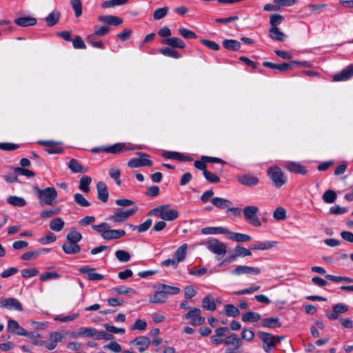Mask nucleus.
I'll return each instance as SVG.
<instances>
[{
	"label": "nucleus",
	"instance_id": "obj_20",
	"mask_svg": "<svg viewBox=\"0 0 353 353\" xmlns=\"http://www.w3.org/2000/svg\"><path fill=\"white\" fill-rule=\"evenodd\" d=\"M7 331L13 334L18 336H23L26 334V330L20 326L19 323L12 319H8L7 325Z\"/></svg>",
	"mask_w": 353,
	"mask_h": 353
},
{
	"label": "nucleus",
	"instance_id": "obj_55",
	"mask_svg": "<svg viewBox=\"0 0 353 353\" xmlns=\"http://www.w3.org/2000/svg\"><path fill=\"white\" fill-rule=\"evenodd\" d=\"M179 33L185 39H191L197 38L196 33L192 30H190L185 28H180L179 29Z\"/></svg>",
	"mask_w": 353,
	"mask_h": 353
},
{
	"label": "nucleus",
	"instance_id": "obj_58",
	"mask_svg": "<svg viewBox=\"0 0 353 353\" xmlns=\"http://www.w3.org/2000/svg\"><path fill=\"white\" fill-rule=\"evenodd\" d=\"M94 37V34L88 36L87 42L94 48L103 49L105 48L103 43L101 41H95Z\"/></svg>",
	"mask_w": 353,
	"mask_h": 353
},
{
	"label": "nucleus",
	"instance_id": "obj_15",
	"mask_svg": "<svg viewBox=\"0 0 353 353\" xmlns=\"http://www.w3.org/2000/svg\"><path fill=\"white\" fill-rule=\"evenodd\" d=\"M231 273L237 276L244 274L258 275L261 273V270L256 267L238 265L232 270Z\"/></svg>",
	"mask_w": 353,
	"mask_h": 353
},
{
	"label": "nucleus",
	"instance_id": "obj_6",
	"mask_svg": "<svg viewBox=\"0 0 353 353\" xmlns=\"http://www.w3.org/2000/svg\"><path fill=\"white\" fill-rule=\"evenodd\" d=\"M138 210L137 205H134L130 209L126 210H117L114 214L108 217L110 221L114 223H122L125 221L129 217L133 216Z\"/></svg>",
	"mask_w": 353,
	"mask_h": 353
},
{
	"label": "nucleus",
	"instance_id": "obj_10",
	"mask_svg": "<svg viewBox=\"0 0 353 353\" xmlns=\"http://www.w3.org/2000/svg\"><path fill=\"white\" fill-rule=\"evenodd\" d=\"M225 341V345H228L225 353H239V349L242 345V341L236 334H232L226 336Z\"/></svg>",
	"mask_w": 353,
	"mask_h": 353
},
{
	"label": "nucleus",
	"instance_id": "obj_54",
	"mask_svg": "<svg viewBox=\"0 0 353 353\" xmlns=\"http://www.w3.org/2000/svg\"><path fill=\"white\" fill-rule=\"evenodd\" d=\"M284 19V17L283 15L279 14H272L270 16V24L271 28L276 27L278 25L281 24Z\"/></svg>",
	"mask_w": 353,
	"mask_h": 353
},
{
	"label": "nucleus",
	"instance_id": "obj_14",
	"mask_svg": "<svg viewBox=\"0 0 353 353\" xmlns=\"http://www.w3.org/2000/svg\"><path fill=\"white\" fill-rule=\"evenodd\" d=\"M141 158H133L128 162V166L130 168H139L142 166H152V161L150 159L143 158V157H148L149 155L147 153H141Z\"/></svg>",
	"mask_w": 353,
	"mask_h": 353
},
{
	"label": "nucleus",
	"instance_id": "obj_52",
	"mask_svg": "<svg viewBox=\"0 0 353 353\" xmlns=\"http://www.w3.org/2000/svg\"><path fill=\"white\" fill-rule=\"evenodd\" d=\"M116 258L121 262H128L130 259V254L125 250H119L115 252Z\"/></svg>",
	"mask_w": 353,
	"mask_h": 353
},
{
	"label": "nucleus",
	"instance_id": "obj_46",
	"mask_svg": "<svg viewBox=\"0 0 353 353\" xmlns=\"http://www.w3.org/2000/svg\"><path fill=\"white\" fill-rule=\"evenodd\" d=\"M7 202L13 206L23 207L26 205V201L23 198L17 196H10L7 199Z\"/></svg>",
	"mask_w": 353,
	"mask_h": 353
},
{
	"label": "nucleus",
	"instance_id": "obj_22",
	"mask_svg": "<svg viewBox=\"0 0 353 353\" xmlns=\"http://www.w3.org/2000/svg\"><path fill=\"white\" fill-rule=\"evenodd\" d=\"M161 43L169 46L173 48L183 49L185 47V42L179 37H170L161 41Z\"/></svg>",
	"mask_w": 353,
	"mask_h": 353
},
{
	"label": "nucleus",
	"instance_id": "obj_33",
	"mask_svg": "<svg viewBox=\"0 0 353 353\" xmlns=\"http://www.w3.org/2000/svg\"><path fill=\"white\" fill-rule=\"evenodd\" d=\"M201 232L203 234H225L230 232V230L223 227H206L201 230Z\"/></svg>",
	"mask_w": 353,
	"mask_h": 353
},
{
	"label": "nucleus",
	"instance_id": "obj_57",
	"mask_svg": "<svg viewBox=\"0 0 353 353\" xmlns=\"http://www.w3.org/2000/svg\"><path fill=\"white\" fill-rule=\"evenodd\" d=\"M161 288H162L167 296L168 294H177L181 291L180 288L178 287L170 286L165 284H161Z\"/></svg>",
	"mask_w": 353,
	"mask_h": 353
},
{
	"label": "nucleus",
	"instance_id": "obj_31",
	"mask_svg": "<svg viewBox=\"0 0 353 353\" xmlns=\"http://www.w3.org/2000/svg\"><path fill=\"white\" fill-rule=\"evenodd\" d=\"M14 23L21 27L32 26L37 23V19L32 17H22L17 18Z\"/></svg>",
	"mask_w": 353,
	"mask_h": 353
},
{
	"label": "nucleus",
	"instance_id": "obj_21",
	"mask_svg": "<svg viewBox=\"0 0 353 353\" xmlns=\"http://www.w3.org/2000/svg\"><path fill=\"white\" fill-rule=\"evenodd\" d=\"M352 77H353V65H350L339 73L336 74L333 77L332 80L334 81H343L348 80Z\"/></svg>",
	"mask_w": 353,
	"mask_h": 353
},
{
	"label": "nucleus",
	"instance_id": "obj_9",
	"mask_svg": "<svg viewBox=\"0 0 353 353\" xmlns=\"http://www.w3.org/2000/svg\"><path fill=\"white\" fill-rule=\"evenodd\" d=\"M205 244L208 250L213 254L223 256L227 253L226 245L216 239L208 240Z\"/></svg>",
	"mask_w": 353,
	"mask_h": 353
},
{
	"label": "nucleus",
	"instance_id": "obj_23",
	"mask_svg": "<svg viewBox=\"0 0 353 353\" xmlns=\"http://www.w3.org/2000/svg\"><path fill=\"white\" fill-rule=\"evenodd\" d=\"M97 190L98 199L103 203L107 202L109 194L105 183L103 181L98 182L97 184Z\"/></svg>",
	"mask_w": 353,
	"mask_h": 353
},
{
	"label": "nucleus",
	"instance_id": "obj_5",
	"mask_svg": "<svg viewBox=\"0 0 353 353\" xmlns=\"http://www.w3.org/2000/svg\"><path fill=\"white\" fill-rule=\"evenodd\" d=\"M141 147L136 146L130 143H117L111 145L102 146L101 150L106 153L118 154L127 151H133L140 149Z\"/></svg>",
	"mask_w": 353,
	"mask_h": 353
},
{
	"label": "nucleus",
	"instance_id": "obj_37",
	"mask_svg": "<svg viewBox=\"0 0 353 353\" xmlns=\"http://www.w3.org/2000/svg\"><path fill=\"white\" fill-rule=\"evenodd\" d=\"M222 44L225 49L231 51L239 50L241 48L240 42L234 39H225Z\"/></svg>",
	"mask_w": 353,
	"mask_h": 353
},
{
	"label": "nucleus",
	"instance_id": "obj_40",
	"mask_svg": "<svg viewBox=\"0 0 353 353\" xmlns=\"http://www.w3.org/2000/svg\"><path fill=\"white\" fill-rule=\"evenodd\" d=\"M241 319L243 322H257L261 319V315L257 312L249 311L243 314Z\"/></svg>",
	"mask_w": 353,
	"mask_h": 353
},
{
	"label": "nucleus",
	"instance_id": "obj_16",
	"mask_svg": "<svg viewBox=\"0 0 353 353\" xmlns=\"http://www.w3.org/2000/svg\"><path fill=\"white\" fill-rule=\"evenodd\" d=\"M229 332L228 327H221L216 328L214 331V334L210 336V341L214 345H218L221 343L225 344V338L223 339L222 336H225Z\"/></svg>",
	"mask_w": 353,
	"mask_h": 353
},
{
	"label": "nucleus",
	"instance_id": "obj_27",
	"mask_svg": "<svg viewBox=\"0 0 353 353\" xmlns=\"http://www.w3.org/2000/svg\"><path fill=\"white\" fill-rule=\"evenodd\" d=\"M263 65L273 70H278L279 72H285L288 70H292V64H290V62L276 64L270 61H264L263 63Z\"/></svg>",
	"mask_w": 353,
	"mask_h": 353
},
{
	"label": "nucleus",
	"instance_id": "obj_60",
	"mask_svg": "<svg viewBox=\"0 0 353 353\" xmlns=\"http://www.w3.org/2000/svg\"><path fill=\"white\" fill-rule=\"evenodd\" d=\"M109 175L115 181L117 185H120L121 183V181L120 179L121 176V172L120 170L115 168H112L109 170Z\"/></svg>",
	"mask_w": 353,
	"mask_h": 353
},
{
	"label": "nucleus",
	"instance_id": "obj_35",
	"mask_svg": "<svg viewBox=\"0 0 353 353\" xmlns=\"http://www.w3.org/2000/svg\"><path fill=\"white\" fill-rule=\"evenodd\" d=\"M269 37L272 39L279 41H283L285 38V34L277 27L270 28L269 30Z\"/></svg>",
	"mask_w": 353,
	"mask_h": 353
},
{
	"label": "nucleus",
	"instance_id": "obj_49",
	"mask_svg": "<svg viewBox=\"0 0 353 353\" xmlns=\"http://www.w3.org/2000/svg\"><path fill=\"white\" fill-rule=\"evenodd\" d=\"M336 193L332 190H326L323 194V200L326 203H332L336 199Z\"/></svg>",
	"mask_w": 353,
	"mask_h": 353
},
{
	"label": "nucleus",
	"instance_id": "obj_34",
	"mask_svg": "<svg viewBox=\"0 0 353 353\" xmlns=\"http://www.w3.org/2000/svg\"><path fill=\"white\" fill-rule=\"evenodd\" d=\"M62 250L67 254H76L80 252L81 247L74 243H66L63 244Z\"/></svg>",
	"mask_w": 353,
	"mask_h": 353
},
{
	"label": "nucleus",
	"instance_id": "obj_25",
	"mask_svg": "<svg viewBox=\"0 0 353 353\" xmlns=\"http://www.w3.org/2000/svg\"><path fill=\"white\" fill-rule=\"evenodd\" d=\"M289 172L305 175L307 173L305 167L296 162H289L285 165Z\"/></svg>",
	"mask_w": 353,
	"mask_h": 353
},
{
	"label": "nucleus",
	"instance_id": "obj_42",
	"mask_svg": "<svg viewBox=\"0 0 353 353\" xmlns=\"http://www.w3.org/2000/svg\"><path fill=\"white\" fill-rule=\"evenodd\" d=\"M67 241L70 243H77L82 239V235L74 228H71L66 236Z\"/></svg>",
	"mask_w": 353,
	"mask_h": 353
},
{
	"label": "nucleus",
	"instance_id": "obj_13",
	"mask_svg": "<svg viewBox=\"0 0 353 353\" xmlns=\"http://www.w3.org/2000/svg\"><path fill=\"white\" fill-rule=\"evenodd\" d=\"M237 181L241 185L247 187L256 186L259 183V179L251 174H243L237 177Z\"/></svg>",
	"mask_w": 353,
	"mask_h": 353
},
{
	"label": "nucleus",
	"instance_id": "obj_41",
	"mask_svg": "<svg viewBox=\"0 0 353 353\" xmlns=\"http://www.w3.org/2000/svg\"><path fill=\"white\" fill-rule=\"evenodd\" d=\"M202 306L204 309L209 311H214L216 308L214 301L210 295H207L203 298Z\"/></svg>",
	"mask_w": 353,
	"mask_h": 353
},
{
	"label": "nucleus",
	"instance_id": "obj_63",
	"mask_svg": "<svg viewBox=\"0 0 353 353\" xmlns=\"http://www.w3.org/2000/svg\"><path fill=\"white\" fill-rule=\"evenodd\" d=\"M111 291L112 293L117 294L118 295H125L130 292H134L133 289L127 288L124 285L114 288L111 290Z\"/></svg>",
	"mask_w": 353,
	"mask_h": 353
},
{
	"label": "nucleus",
	"instance_id": "obj_4",
	"mask_svg": "<svg viewBox=\"0 0 353 353\" xmlns=\"http://www.w3.org/2000/svg\"><path fill=\"white\" fill-rule=\"evenodd\" d=\"M267 174L272 181V185L276 188H281L288 181V177L282 170L276 165L268 168Z\"/></svg>",
	"mask_w": 353,
	"mask_h": 353
},
{
	"label": "nucleus",
	"instance_id": "obj_39",
	"mask_svg": "<svg viewBox=\"0 0 353 353\" xmlns=\"http://www.w3.org/2000/svg\"><path fill=\"white\" fill-rule=\"evenodd\" d=\"M68 168L73 173H85L87 172V170L82 167L74 159H71L70 160L68 163Z\"/></svg>",
	"mask_w": 353,
	"mask_h": 353
},
{
	"label": "nucleus",
	"instance_id": "obj_56",
	"mask_svg": "<svg viewBox=\"0 0 353 353\" xmlns=\"http://www.w3.org/2000/svg\"><path fill=\"white\" fill-rule=\"evenodd\" d=\"M59 277L60 274L56 272H46L40 274L39 279L41 281H46L48 280L57 279Z\"/></svg>",
	"mask_w": 353,
	"mask_h": 353
},
{
	"label": "nucleus",
	"instance_id": "obj_2",
	"mask_svg": "<svg viewBox=\"0 0 353 353\" xmlns=\"http://www.w3.org/2000/svg\"><path fill=\"white\" fill-rule=\"evenodd\" d=\"M149 216H155L164 221H172L179 217V212L174 209H169L168 205H159L151 210L148 214Z\"/></svg>",
	"mask_w": 353,
	"mask_h": 353
},
{
	"label": "nucleus",
	"instance_id": "obj_44",
	"mask_svg": "<svg viewBox=\"0 0 353 353\" xmlns=\"http://www.w3.org/2000/svg\"><path fill=\"white\" fill-rule=\"evenodd\" d=\"M64 224L65 223L61 218L57 217L51 220L50 228L54 232H60L63 229Z\"/></svg>",
	"mask_w": 353,
	"mask_h": 353
},
{
	"label": "nucleus",
	"instance_id": "obj_50",
	"mask_svg": "<svg viewBox=\"0 0 353 353\" xmlns=\"http://www.w3.org/2000/svg\"><path fill=\"white\" fill-rule=\"evenodd\" d=\"M74 202L81 207H88L90 205V203L85 198V196L80 193H76L74 195Z\"/></svg>",
	"mask_w": 353,
	"mask_h": 353
},
{
	"label": "nucleus",
	"instance_id": "obj_61",
	"mask_svg": "<svg viewBox=\"0 0 353 353\" xmlns=\"http://www.w3.org/2000/svg\"><path fill=\"white\" fill-rule=\"evenodd\" d=\"M203 174L205 179L211 183H216L220 181L219 176L210 171L205 170Z\"/></svg>",
	"mask_w": 353,
	"mask_h": 353
},
{
	"label": "nucleus",
	"instance_id": "obj_29",
	"mask_svg": "<svg viewBox=\"0 0 353 353\" xmlns=\"http://www.w3.org/2000/svg\"><path fill=\"white\" fill-rule=\"evenodd\" d=\"M210 201L216 208L221 210L228 209L232 204L230 200L221 197H214Z\"/></svg>",
	"mask_w": 353,
	"mask_h": 353
},
{
	"label": "nucleus",
	"instance_id": "obj_59",
	"mask_svg": "<svg viewBox=\"0 0 353 353\" xmlns=\"http://www.w3.org/2000/svg\"><path fill=\"white\" fill-rule=\"evenodd\" d=\"M234 252L236 253L238 257H245L247 256H251L252 252L249 249L242 247L241 245H237L234 248Z\"/></svg>",
	"mask_w": 353,
	"mask_h": 353
},
{
	"label": "nucleus",
	"instance_id": "obj_47",
	"mask_svg": "<svg viewBox=\"0 0 353 353\" xmlns=\"http://www.w3.org/2000/svg\"><path fill=\"white\" fill-rule=\"evenodd\" d=\"M225 313L228 316L236 317L240 314L239 308L233 304H227L224 306Z\"/></svg>",
	"mask_w": 353,
	"mask_h": 353
},
{
	"label": "nucleus",
	"instance_id": "obj_26",
	"mask_svg": "<svg viewBox=\"0 0 353 353\" xmlns=\"http://www.w3.org/2000/svg\"><path fill=\"white\" fill-rule=\"evenodd\" d=\"M260 325L268 328H277L281 326L279 317L265 318L260 322Z\"/></svg>",
	"mask_w": 353,
	"mask_h": 353
},
{
	"label": "nucleus",
	"instance_id": "obj_18",
	"mask_svg": "<svg viewBox=\"0 0 353 353\" xmlns=\"http://www.w3.org/2000/svg\"><path fill=\"white\" fill-rule=\"evenodd\" d=\"M348 311V306L344 303H340L332 307V312H327L326 316L330 320H336L339 319L340 314L345 313Z\"/></svg>",
	"mask_w": 353,
	"mask_h": 353
},
{
	"label": "nucleus",
	"instance_id": "obj_1",
	"mask_svg": "<svg viewBox=\"0 0 353 353\" xmlns=\"http://www.w3.org/2000/svg\"><path fill=\"white\" fill-rule=\"evenodd\" d=\"M92 228L94 230L100 232L103 239L108 241L118 239L125 235L124 230H112L110 224L105 222L99 225H92Z\"/></svg>",
	"mask_w": 353,
	"mask_h": 353
},
{
	"label": "nucleus",
	"instance_id": "obj_3",
	"mask_svg": "<svg viewBox=\"0 0 353 353\" xmlns=\"http://www.w3.org/2000/svg\"><path fill=\"white\" fill-rule=\"evenodd\" d=\"M34 190L37 194L41 205H52L57 197V192L54 188L48 187L41 190L38 187H34Z\"/></svg>",
	"mask_w": 353,
	"mask_h": 353
},
{
	"label": "nucleus",
	"instance_id": "obj_43",
	"mask_svg": "<svg viewBox=\"0 0 353 353\" xmlns=\"http://www.w3.org/2000/svg\"><path fill=\"white\" fill-rule=\"evenodd\" d=\"M92 179L90 176L86 175L83 176L79 181V188L85 193L89 192L90 190L89 185Z\"/></svg>",
	"mask_w": 353,
	"mask_h": 353
},
{
	"label": "nucleus",
	"instance_id": "obj_36",
	"mask_svg": "<svg viewBox=\"0 0 353 353\" xmlns=\"http://www.w3.org/2000/svg\"><path fill=\"white\" fill-rule=\"evenodd\" d=\"M60 17V12L58 10H54L45 18V21L48 26L52 27L58 23Z\"/></svg>",
	"mask_w": 353,
	"mask_h": 353
},
{
	"label": "nucleus",
	"instance_id": "obj_17",
	"mask_svg": "<svg viewBox=\"0 0 353 353\" xmlns=\"http://www.w3.org/2000/svg\"><path fill=\"white\" fill-rule=\"evenodd\" d=\"M38 143L41 145L46 147L45 151L50 154H61L63 152V149L57 145V143L54 141H43L41 140L38 141Z\"/></svg>",
	"mask_w": 353,
	"mask_h": 353
},
{
	"label": "nucleus",
	"instance_id": "obj_38",
	"mask_svg": "<svg viewBox=\"0 0 353 353\" xmlns=\"http://www.w3.org/2000/svg\"><path fill=\"white\" fill-rule=\"evenodd\" d=\"M188 245L186 243L181 245L174 253V258L179 263L185 259Z\"/></svg>",
	"mask_w": 353,
	"mask_h": 353
},
{
	"label": "nucleus",
	"instance_id": "obj_12",
	"mask_svg": "<svg viewBox=\"0 0 353 353\" xmlns=\"http://www.w3.org/2000/svg\"><path fill=\"white\" fill-rule=\"evenodd\" d=\"M201 311L199 308L190 310L185 315V318L190 321L192 325H201L205 323V318L201 316Z\"/></svg>",
	"mask_w": 353,
	"mask_h": 353
},
{
	"label": "nucleus",
	"instance_id": "obj_48",
	"mask_svg": "<svg viewBox=\"0 0 353 353\" xmlns=\"http://www.w3.org/2000/svg\"><path fill=\"white\" fill-rule=\"evenodd\" d=\"M275 242L271 241H263L256 244H252L250 249L252 250H265L272 248L274 245Z\"/></svg>",
	"mask_w": 353,
	"mask_h": 353
},
{
	"label": "nucleus",
	"instance_id": "obj_24",
	"mask_svg": "<svg viewBox=\"0 0 353 353\" xmlns=\"http://www.w3.org/2000/svg\"><path fill=\"white\" fill-rule=\"evenodd\" d=\"M99 21L109 26H119L123 23V20L119 17L114 15H103L99 17Z\"/></svg>",
	"mask_w": 353,
	"mask_h": 353
},
{
	"label": "nucleus",
	"instance_id": "obj_62",
	"mask_svg": "<svg viewBox=\"0 0 353 353\" xmlns=\"http://www.w3.org/2000/svg\"><path fill=\"white\" fill-rule=\"evenodd\" d=\"M70 3L74 10L75 16L79 17L82 14V5L81 0H70Z\"/></svg>",
	"mask_w": 353,
	"mask_h": 353
},
{
	"label": "nucleus",
	"instance_id": "obj_64",
	"mask_svg": "<svg viewBox=\"0 0 353 353\" xmlns=\"http://www.w3.org/2000/svg\"><path fill=\"white\" fill-rule=\"evenodd\" d=\"M273 217L278 221L284 220L286 218L285 210L282 207L277 208L273 213Z\"/></svg>",
	"mask_w": 353,
	"mask_h": 353
},
{
	"label": "nucleus",
	"instance_id": "obj_30",
	"mask_svg": "<svg viewBox=\"0 0 353 353\" xmlns=\"http://www.w3.org/2000/svg\"><path fill=\"white\" fill-rule=\"evenodd\" d=\"M135 342L136 344L139 346L138 349L139 352H143L150 346L151 343V341L150 338L148 336H139L137 337L132 343Z\"/></svg>",
	"mask_w": 353,
	"mask_h": 353
},
{
	"label": "nucleus",
	"instance_id": "obj_51",
	"mask_svg": "<svg viewBox=\"0 0 353 353\" xmlns=\"http://www.w3.org/2000/svg\"><path fill=\"white\" fill-rule=\"evenodd\" d=\"M168 10L169 8L166 6L156 9L153 13L154 19L160 20L164 18L167 15Z\"/></svg>",
	"mask_w": 353,
	"mask_h": 353
},
{
	"label": "nucleus",
	"instance_id": "obj_53",
	"mask_svg": "<svg viewBox=\"0 0 353 353\" xmlns=\"http://www.w3.org/2000/svg\"><path fill=\"white\" fill-rule=\"evenodd\" d=\"M325 279L336 283L345 281L347 283H353V279L347 276H334L331 274H327Z\"/></svg>",
	"mask_w": 353,
	"mask_h": 353
},
{
	"label": "nucleus",
	"instance_id": "obj_7",
	"mask_svg": "<svg viewBox=\"0 0 353 353\" xmlns=\"http://www.w3.org/2000/svg\"><path fill=\"white\" fill-rule=\"evenodd\" d=\"M259 211V208L254 205L246 206L243 210L245 219L249 223L256 227L261 225V223L257 216Z\"/></svg>",
	"mask_w": 353,
	"mask_h": 353
},
{
	"label": "nucleus",
	"instance_id": "obj_32",
	"mask_svg": "<svg viewBox=\"0 0 353 353\" xmlns=\"http://www.w3.org/2000/svg\"><path fill=\"white\" fill-rule=\"evenodd\" d=\"M228 234H230L228 236V239L230 240L236 241V242H248L251 241L252 237L245 234L242 233H238V232H233L230 231V232L227 233Z\"/></svg>",
	"mask_w": 353,
	"mask_h": 353
},
{
	"label": "nucleus",
	"instance_id": "obj_8",
	"mask_svg": "<svg viewBox=\"0 0 353 353\" xmlns=\"http://www.w3.org/2000/svg\"><path fill=\"white\" fill-rule=\"evenodd\" d=\"M257 336L263 342V349L266 353H270L271 350L276 346L274 335L268 332L259 331L257 332Z\"/></svg>",
	"mask_w": 353,
	"mask_h": 353
},
{
	"label": "nucleus",
	"instance_id": "obj_45",
	"mask_svg": "<svg viewBox=\"0 0 353 353\" xmlns=\"http://www.w3.org/2000/svg\"><path fill=\"white\" fill-rule=\"evenodd\" d=\"M159 51L161 54L166 57L174 59H179L181 57V54L179 52L170 48H160Z\"/></svg>",
	"mask_w": 353,
	"mask_h": 353
},
{
	"label": "nucleus",
	"instance_id": "obj_28",
	"mask_svg": "<svg viewBox=\"0 0 353 353\" xmlns=\"http://www.w3.org/2000/svg\"><path fill=\"white\" fill-rule=\"evenodd\" d=\"M168 299V296L165 294L161 286L155 292L154 294L150 298V302L152 303H163Z\"/></svg>",
	"mask_w": 353,
	"mask_h": 353
},
{
	"label": "nucleus",
	"instance_id": "obj_19",
	"mask_svg": "<svg viewBox=\"0 0 353 353\" xmlns=\"http://www.w3.org/2000/svg\"><path fill=\"white\" fill-rule=\"evenodd\" d=\"M95 268H90L89 266H83L79 268V271L81 274H86V279L89 281H101L103 279L104 276L103 274L95 273L94 271Z\"/></svg>",
	"mask_w": 353,
	"mask_h": 353
},
{
	"label": "nucleus",
	"instance_id": "obj_11",
	"mask_svg": "<svg viewBox=\"0 0 353 353\" xmlns=\"http://www.w3.org/2000/svg\"><path fill=\"white\" fill-rule=\"evenodd\" d=\"M0 307L17 312H21L23 310L22 303L14 297L0 298Z\"/></svg>",
	"mask_w": 353,
	"mask_h": 353
}]
</instances>
